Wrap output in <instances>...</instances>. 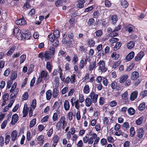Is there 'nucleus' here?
Instances as JSON below:
<instances>
[{"label": "nucleus", "mask_w": 147, "mask_h": 147, "mask_svg": "<svg viewBox=\"0 0 147 147\" xmlns=\"http://www.w3.org/2000/svg\"><path fill=\"white\" fill-rule=\"evenodd\" d=\"M145 131L143 127H141L138 129L135 137V142L137 143L138 142L142 140Z\"/></svg>", "instance_id": "obj_1"}, {"label": "nucleus", "mask_w": 147, "mask_h": 147, "mask_svg": "<svg viewBox=\"0 0 147 147\" xmlns=\"http://www.w3.org/2000/svg\"><path fill=\"white\" fill-rule=\"evenodd\" d=\"M21 38L22 40H27L31 36V33L29 32V30H23L21 31Z\"/></svg>", "instance_id": "obj_2"}, {"label": "nucleus", "mask_w": 147, "mask_h": 147, "mask_svg": "<svg viewBox=\"0 0 147 147\" xmlns=\"http://www.w3.org/2000/svg\"><path fill=\"white\" fill-rule=\"evenodd\" d=\"M95 135H92L91 137L89 138L88 135L87 134L86 136H85L83 138V141L84 143H88V145H91L93 143V139H94Z\"/></svg>", "instance_id": "obj_3"}, {"label": "nucleus", "mask_w": 147, "mask_h": 147, "mask_svg": "<svg viewBox=\"0 0 147 147\" xmlns=\"http://www.w3.org/2000/svg\"><path fill=\"white\" fill-rule=\"evenodd\" d=\"M13 33V35L16 36L18 40H22V38H21V37L20 36V35H21V31L17 26H14Z\"/></svg>", "instance_id": "obj_4"}, {"label": "nucleus", "mask_w": 147, "mask_h": 147, "mask_svg": "<svg viewBox=\"0 0 147 147\" xmlns=\"http://www.w3.org/2000/svg\"><path fill=\"white\" fill-rule=\"evenodd\" d=\"M99 69L102 72H105L107 71L105 67V62L104 60H100L98 63Z\"/></svg>", "instance_id": "obj_5"}, {"label": "nucleus", "mask_w": 147, "mask_h": 147, "mask_svg": "<svg viewBox=\"0 0 147 147\" xmlns=\"http://www.w3.org/2000/svg\"><path fill=\"white\" fill-rule=\"evenodd\" d=\"M76 75L75 74H73L70 77L69 76L67 77L65 79V83L68 84L69 82L71 84H74L76 80Z\"/></svg>", "instance_id": "obj_6"}, {"label": "nucleus", "mask_w": 147, "mask_h": 147, "mask_svg": "<svg viewBox=\"0 0 147 147\" xmlns=\"http://www.w3.org/2000/svg\"><path fill=\"white\" fill-rule=\"evenodd\" d=\"M39 76L45 81L48 80L50 78L47 72L45 70H42L40 72V75Z\"/></svg>", "instance_id": "obj_7"}, {"label": "nucleus", "mask_w": 147, "mask_h": 147, "mask_svg": "<svg viewBox=\"0 0 147 147\" xmlns=\"http://www.w3.org/2000/svg\"><path fill=\"white\" fill-rule=\"evenodd\" d=\"M89 96L91 98L92 103H96L97 102L98 96V94H95L94 92L92 90Z\"/></svg>", "instance_id": "obj_8"}, {"label": "nucleus", "mask_w": 147, "mask_h": 147, "mask_svg": "<svg viewBox=\"0 0 147 147\" xmlns=\"http://www.w3.org/2000/svg\"><path fill=\"white\" fill-rule=\"evenodd\" d=\"M96 67V61H93L90 63L88 67V69L89 71H92L93 70H94Z\"/></svg>", "instance_id": "obj_9"}, {"label": "nucleus", "mask_w": 147, "mask_h": 147, "mask_svg": "<svg viewBox=\"0 0 147 147\" xmlns=\"http://www.w3.org/2000/svg\"><path fill=\"white\" fill-rule=\"evenodd\" d=\"M138 95V92L135 91L133 92L131 94L130 96V99L131 101L134 100L137 97Z\"/></svg>", "instance_id": "obj_10"}, {"label": "nucleus", "mask_w": 147, "mask_h": 147, "mask_svg": "<svg viewBox=\"0 0 147 147\" xmlns=\"http://www.w3.org/2000/svg\"><path fill=\"white\" fill-rule=\"evenodd\" d=\"M18 134V132L16 130H13L11 132V140L13 142H14L17 139Z\"/></svg>", "instance_id": "obj_11"}, {"label": "nucleus", "mask_w": 147, "mask_h": 147, "mask_svg": "<svg viewBox=\"0 0 147 147\" xmlns=\"http://www.w3.org/2000/svg\"><path fill=\"white\" fill-rule=\"evenodd\" d=\"M15 23L17 25L22 26L25 25L26 23V22L24 18H22V19L17 20L16 21Z\"/></svg>", "instance_id": "obj_12"}, {"label": "nucleus", "mask_w": 147, "mask_h": 147, "mask_svg": "<svg viewBox=\"0 0 147 147\" xmlns=\"http://www.w3.org/2000/svg\"><path fill=\"white\" fill-rule=\"evenodd\" d=\"M134 28V26L131 24L127 25L125 27V30L128 31L129 33L132 32Z\"/></svg>", "instance_id": "obj_13"}, {"label": "nucleus", "mask_w": 147, "mask_h": 147, "mask_svg": "<svg viewBox=\"0 0 147 147\" xmlns=\"http://www.w3.org/2000/svg\"><path fill=\"white\" fill-rule=\"evenodd\" d=\"M139 74L137 71H134L132 73L131 78L132 80H136L139 77Z\"/></svg>", "instance_id": "obj_14"}, {"label": "nucleus", "mask_w": 147, "mask_h": 147, "mask_svg": "<svg viewBox=\"0 0 147 147\" xmlns=\"http://www.w3.org/2000/svg\"><path fill=\"white\" fill-rule=\"evenodd\" d=\"M110 20L113 24H115L118 21V18L116 15L114 14L111 16L110 18Z\"/></svg>", "instance_id": "obj_15"}, {"label": "nucleus", "mask_w": 147, "mask_h": 147, "mask_svg": "<svg viewBox=\"0 0 147 147\" xmlns=\"http://www.w3.org/2000/svg\"><path fill=\"white\" fill-rule=\"evenodd\" d=\"M129 77L128 75H123L119 78V82L121 83H123L127 80Z\"/></svg>", "instance_id": "obj_16"}, {"label": "nucleus", "mask_w": 147, "mask_h": 147, "mask_svg": "<svg viewBox=\"0 0 147 147\" xmlns=\"http://www.w3.org/2000/svg\"><path fill=\"white\" fill-rule=\"evenodd\" d=\"M87 42L88 46L90 47H93L95 44V41L93 38L88 39Z\"/></svg>", "instance_id": "obj_17"}, {"label": "nucleus", "mask_w": 147, "mask_h": 147, "mask_svg": "<svg viewBox=\"0 0 147 147\" xmlns=\"http://www.w3.org/2000/svg\"><path fill=\"white\" fill-rule=\"evenodd\" d=\"M61 104V102H59L58 101H56L55 103L52 107V110H54L55 108L57 107V112H59V108Z\"/></svg>", "instance_id": "obj_18"}, {"label": "nucleus", "mask_w": 147, "mask_h": 147, "mask_svg": "<svg viewBox=\"0 0 147 147\" xmlns=\"http://www.w3.org/2000/svg\"><path fill=\"white\" fill-rule=\"evenodd\" d=\"M18 118V115L16 113L13 115L11 122V124L12 125H14L17 122Z\"/></svg>", "instance_id": "obj_19"}, {"label": "nucleus", "mask_w": 147, "mask_h": 147, "mask_svg": "<svg viewBox=\"0 0 147 147\" xmlns=\"http://www.w3.org/2000/svg\"><path fill=\"white\" fill-rule=\"evenodd\" d=\"M134 55V52L133 51H131L125 57L127 61H129L132 59Z\"/></svg>", "instance_id": "obj_20"}, {"label": "nucleus", "mask_w": 147, "mask_h": 147, "mask_svg": "<svg viewBox=\"0 0 147 147\" xmlns=\"http://www.w3.org/2000/svg\"><path fill=\"white\" fill-rule=\"evenodd\" d=\"M44 57L45 61L49 60L51 59L52 57V55L49 53L48 51H45L44 55Z\"/></svg>", "instance_id": "obj_21"}, {"label": "nucleus", "mask_w": 147, "mask_h": 147, "mask_svg": "<svg viewBox=\"0 0 147 147\" xmlns=\"http://www.w3.org/2000/svg\"><path fill=\"white\" fill-rule=\"evenodd\" d=\"M144 119V117L142 116L135 121V123L138 125H140L142 123Z\"/></svg>", "instance_id": "obj_22"}, {"label": "nucleus", "mask_w": 147, "mask_h": 147, "mask_svg": "<svg viewBox=\"0 0 147 147\" xmlns=\"http://www.w3.org/2000/svg\"><path fill=\"white\" fill-rule=\"evenodd\" d=\"M19 90L18 88H16L15 89L14 93L12 92L10 95V98L11 99H12L14 98H16V95H17L18 92Z\"/></svg>", "instance_id": "obj_23"}, {"label": "nucleus", "mask_w": 147, "mask_h": 147, "mask_svg": "<svg viewBox=\"0 0 147 147\" xmlns=\"http://www.w3.org/2000/svg\"><path fill=\"white\" fill-rule=\"evenodd\" d=\"M63 118V116L61 117L59 121L57 123L56 125V129L57 130H59L61 129V127L62 126V121L61 119Z\"/></svg>", "instance_id": "obj_24"}, {"label": "nucleus", "mask_w": 147, "mask_h": 147, "mask_svg": "<svg viewBox=\"0 0 147 147\" xmlns=\"http://www.w3.org/2000/svg\"><path fill=\"white\" fill-rule=\"evenodd\" d=\"M91 99L87 97L85 100V104L86 106L87 107H90L92 104Z\"/></svg>", "instance_id": "obj_25"}, {"label": "nucleus", "mask_w": 147, "mask_h": 147, "mask_svg": "<svg viewBox=\"0 0 147 147\" xmlns=\"http://www.w3.org/2000/svg\"><path fill=\"white\" fill-rule=\"evenodd\" d=\"M64 107L65 110L66 111L69 110L70 105L69 101L67 100H65L64 102Z\"/></svg>", "instance_id": "obj_26"}, {"label": "nucleus", "mask_w": 147, "mask_h": 147, "mask_svg": "<svg viewBox=\"0 0 147 147\" xmlns=\"http://www.w3.org/2000/svg\"><path fill=\"white\" fill-rule=\"evenodd\" d=\"M135 135V131L134 127H131L129 129V136L131 137H134Z\"/></svg>", "instance_id": "obj_27"}, {"label": "nucleus", "mask_w": 147, "mask_h": 147, "mask_svg": "<svg viewBox=\"0 0 147 147\" xmlns=\"http://www.w3.org/2000/svg\"><path fill=\"white\" fill-rule=\"evenodd\" d=\"M25 105H26V104H24V107L22 111L23 113V117H26L27 116L28 113V107H26L25 109Z\"/></svg>", "instance_id": "obj_28"}, {"label": "nucleus", "mask_w": 147, "mask_h": 147, "mask_svg": "<svg viewBox=\"0 0 147 147\" xmlns=\"http://www.w3.org/2000/svg\"><path fill=\"white\" fill-rule=\"evenodd\" d=\"M46 98L47 100H49L51 98L52 93V91L50 90H48L46 92Z\"/></svg>", "instance_id": "obj_29"}, {"label": "nucleus", "mask_w": 147, "mask_h": 147, "mask_svg": "<svg viewBox=\"0 0 147 147\" xmlns=\"http://www.w3.org/2000/svg\"><path fill=\"white\" fill-rule=\"evenodd\" d=\"M44 139V137L43 135H40L38 137L37 140L39 142V143L40 144V145H42L43 144Z\"/></svg>", "instance_id": "obj_30"}, {"label": "nucleus", "mask_w": 147, "mask_h": 147, "mask_svg": "<svg viewBox=\"0 0 147 147\" xmlns=\"http://www.w3.org/2000/svg\"><path fill=\"white\" fill-rule=\"evenodd\" d=\"M83 91L84 93L86 94H87L89 92L90 89L88 85H85Z\"/></svg>", "instance_id": "obj_31"}, {"label": "nucleus", "mask_w": 147, "mask_h": 147, "mask_svg": "<svg viewBox=\"0 0 147 147\" xmlns=\"http://www.w3.org/2000/svg\"><path fill=\"white\" fill-rule=\"evenodd\" d=\"M78 4L77 7L80 8H82L84 7V4L85 3V1H78Z\"/></svg>", "instance_id": "obj_32"}, {"label": "nucleus", "mask_w": 147, "mask_h": 147, "mask_svg": "<svg viewBox=\"0 0 147 147\" xmlns=\"http://www.w3.org/2000/svg\"><path fill=\"white\" fill-rule=\"evenodd\" d=\"M59 93L58 90L56 88L53 89V96L54 98H56L58 96Z\"/></svg>", "instance_id": "obj_33"}, {"label": "nucleus", "mask_w": 147, "mask_h": 147, "mask_svg": "<svg viewBox=\"0 0 147 147\" xmlns=\"http://www.w3.org/2000/svg\"><path fill=\"white\" fill-rule=\"evenodd\" d=\"M135 46V43L133 41H130L128 42L127 45V48L129 49H131L133 48Z\"/></svg>", "instance_id": "obj_34"}, {"label": "nucleus", "mask_w": 147, "mask_h": 147, "mask_svg": "<svg viewBox=\"0 0 147 147\" xmlns=\"http://www.w3.org/2000/svg\"><path fill=\"white\" fill-rule=\"evenodd\" d=\"M16 47L15 46H13L9 49L7 53V55L8 56H10L12 55L14 51L15 50Z\"/></svg>", "instance_id": "obj_35"}, {"label": "nucleus", "mask_w": 147, "mask_h": 147, "mask_svg": "<svg viewBox=\"0 0 147 147\" xmlns=\"http://www.w3.org/2000/svg\"><path fill=\"white\" fill-rule=\"evenodd\" d=\"M146 107V103L143 102L140 104L138 107V109L140 111H142Z\"/></svg>", "instance_id": "obj_36"}, {"label": "nucleus", "mask_w": 147, "mask_h": 147, "mask_svg": "<svg viewBox=\"0 0 147 147\" xmlns=\"http://www.w3.org/2000/svg\"><path fill=\"white\" fill-rule=\"evenodd\" d=\"M127 112L129 115H133L134 114L135 111L133 108L131 107L127 109Z\"/></svg>", "instance_id": "obj_37"}, {"label": "nucleus", "mask_w": 147, "mask_h": 147, "mask_svg": "<svg viewBox=\"0 0 147 147\" xmlns=\"http://www.w3.org/2000/svg\"><path fill=\"white\" fill-rule=\"evenodd\" d=\"M59 140V138L57 135H54L53 137L52 140L54 143H57Z\"/></svg>", "instance_id": "obj_38"}, {"label": "nucleus", "mask_w": 147, "mask_h": 147, "mask_svg": "<svg viewBox=\"0 0 147 147\" xmlns=\"http://www.w3.org/2000/svg\"><path fill=\"white\" fill-rule=\"evenodd\" d=\"M122 45V43L121 42H117L116 43L114 47V50L115 51L119 49L121 47Z\"/></svg>", "instance_id": "obj_39"}, {"label": "nucleus", "mask_w": 147, "mask_h": 147, "mask_svg": "<svg viewBox=\"0 0 147 147\" xmlns=\"http://www.w3.org/2000/svg\"><path fill=\"white\" fill-rule=\"evenodd\" d=\"M127 91L125 92L121 95L122 98L126 102L127 100Z\"/></svg>", "instance_id": "obj_40"}, {"label": "nucleus", "mask_w": 147, "mask_h": 147, "mask_svg": "<svg viewBox=\"0 0 147 147\" xmlns=\"http://www.w3.org/2000/svg\"><path fill=\"white\" fill-rule=\"evenodd\" d=\"M62 121L63 126L62 128L63 129H64L67 125V123L66 121L65 118L64 116H63V118L61 119Z\"/></svg>", "instance_id": "obj_41"}, {"label": "nucleus", "mask_w": 147, "mask_h": 147, "mask_svg": "<svg viewBox=\"0 0 147 147\" xmlns=\"http://www.w3.org/2000/svg\"><path fill=\"white\" fill-rule=\"evenodd\" d=\"M59 34L60 32L58 30H55L53 33V34H54V35L55 36V38H56V39H58L59 37L60 36Z\"/></svg>", "instance_id": "obj_42"}, {"label": "nucleus", "mask_w": 147, "mask_h": 147, "mask_svg": "<svg viewBox=\"0 0 147 147\" xmlns=\"http://www.w3.org/2000/svg\"><path fill=\"white\" fill-rule=\"evenodd\" d=\"M55 36L54 34H53L52 33H50L48 35L49 40L51 42L55 41Z\"/></svg>", "instance_id": "obj_43"}, {"label": "nucleus", "mask_w": 147, "mask_h": 147, "mask_svg": "<svg viewBox=\"0 0 147 147\" xmlns=\"http://www.w3.org/2000/svg\"><path fill=\"white\" fill-rule=\"evenodd\" d=\"M36 119L34 118L30 121L29 125V127L30 128H31L34 126L36 123Z\"/></svg>", "instance_id": "obj_44"}, {"label": "nucleus", "mask_w": 147, "mask_h": 147, "mask_svg": "<svg viewBox=\"0 0 147 147\" xmlns=\"http://www.w3.org/2000/svg\"><path fill=\"white\" fill-rule=\"evenodd\" d=\"M135 66V64L134 63H132L130 64L127 68V69L125 70L126 72L129 71L132 69Z\"/></svg>", "instance_id": "obj_45"}, {"label": "nucleus", "mask_w": 147, "mask_h": 147, "mask_svg": "<svg viewBox=\"0 0 147 147\" xmlns=\"http://www.w3.org/2000/svg\"><path fill=\"white\" fill-rule=\"evenodd\" d=\"M78 61V58L77 54H75L72 58V61L74 64H76Z\"/></svg>", "instance_id": "obj_46"}, {"label": "nucleus", "mask_w": 147, "mask_h": 147, "mask_svg": "<svg viewBox=\"0 0 147 147\" xmlns=\"http://www.w3.org/2000/svg\"><path fill=\"white\" fill-rule=\"evenodd\" d=\"M29 1H26V3L24 4L23 7V9L26 10H28L29 7H30V6L28 3Z\"/></svg>", "instance_id": "obj_47"}, {"label": "nucleus", "mask_w": 147, "mask_h": 147, "mask_svg": "<svg viewBox=\"0 0 147 147\" xmlns=\"http://www.w3.org/2000/svg\"><path fill=\"white\" fill-rule=\"evenodd\" d=\"M79 50L80 51L82 52H86L87 50V49L86 47H84V46L81 45L79 47Z\"/></svg>", "instance_id": "obj_48"}, {"label": "nucleus", "mask_w": 147, "mask_h": 147, "mask_svg": "<svg viewBox=\"0 0 147 147\" xmlns=\"http://www.w3.org/2000/svg\"><path fill=\"white\" fill-rule=\"evenodd\" d=\"M10 137L9 135H7L5 136V143L6 145H7L9 143Z\"/></svg>", "instance_id": "obj_49"}, {"label": "nucleus", "mask_w": 147, "mask_h": 147, "mask_svg": "<svg viewBox=\"0 0 147 147\" xmlns=\"http://www.w3.org/2000/svg\"><path fill=\"white\" fill-rule=\"evenodd\" d=\"M95 22V20L94 18H91L89 19L88 22V25L89 26H92Z\"/></svg>", "instance_id": "obj_50"}, {"label": "nucleus", "mask_w": 147, "mask_h": 147, "mask_svg": "<svg viewBox=\"0 0 147 147\" xmlns=\"http://www.w3.org/2000/svg\"><path fill=\"white\" fill-rule=\"evenodd\" d=\"M49 51L48 52H49V53H50L51 55H54L55 50L54 47L52 46L50 47L49 48Z\"/></svg>", "instance_id": "obj_51"}, {"label": "nucleus", "mask_w": 147, "mask_h": 147, "mask_svg": "<svg viewBox=\"0 0 147 147\" xmlns=\"http://www.w3.org/2000/svg\"><path fill=\"white\" fill-rule=\"evenodd\" d=\"M116 31H115L114 30L109 34L110 36L111 37H113L117 36H118L119 34L118 32H115Z\"/></svg>", "instance_id": "obj_52"}, {"label": "nucleus", "mask_w": 147, "mask_h": 147, "mask_svg": "<svg viewBox=\"0 0 147 147\" xmlns=\"http://www.w3.org/2000/svg\"><path fill=\"white\" fill-rule=\"evenodd\" d=\"M22 96L23 97L22 99L23 101L27 100L29 96L28 92H25L23 94Z\"/></svg>", "instance_id": "obj_53"}, {"label": "nucleus", "mask_w": 147, "mask_h": 147, "mask_svg": "<svg viewBox=\"0 0 147 147\" xmlns=\"http://www.w3.org/2000/svg\"><path fill=\"white\" fill-rule=\"evenodd\" d=\"M100 142L102 146H104L107 144V140L105 138H102L100 140Z\"/></svg>", "instance_id": "obj_54"}, {"label": "nucleus", "mask_w": 147, "mask_h": 147, "mask_svg": "<svg viewBox=\"0 0 147 147\" xmlns=\"http://www.w3.org/2000/svg\"><path fill=\"white\" fill-rule=\"evenodd\" d=\"M121 5L125 8H127L128 6V3L127 1H123L121 2Z\"/></svg>", "instance_id": "obj_55"}, {"label": "nucleus", "mask_w": 147, "mask_h": 147, "mask_svg": "<svg viewBox=\"0 0 147 147\" xmlns=\"http://www.w3.org/2000/svg\"><path fill=\"white\" fill-rule=\"evenodd\" d=\"M20 63L21 64L23 63L26 60V56L24 54L23 55L20 57Z\"/></svg>", "instance_id": "obj_56"}, {"label": "nucleus", "mask_w": 147, "mask_h": 147, "mask_svg": "<svg viewBox=\"0 0 147 147\" xmlns=\"http://www.w3.org/2000/svg\"><path fill=\"white\" fill-rule=\"evenodd\" d=\"M100 15V13L98 11H94L93 13V17L95 18H97Z\"/></svg>", "instance_id": "obj_57"}, {"label": "nucleus", "mask_w": 147, "mask_h": 147, "mask_svg": "<svg viewBox=\"0 0 147 147\" xmlns=\"http://www.w3.org/2000/svg\"><path fill=\"white\" fill-rule=\"evenodd\" d=\"M79 101L81 103H82L84 101V96L82 94H79Z\"/></svg>", "instance_id": "obj_58"}, {"label": "nucleus", "mask_w": 147, "mask_h": 147, "mask_svg": "<svg viewBox=\"0 0 147 147\" xmlns=\"http://www.w3.org/2000/svg\"><path fill=\"white\" fill-rule=\"evenodd\" d=\"M53 44L52 45L53 46L55 47H57L58 46L59 42L58 41V39H56V38H55V41H53Z\"/></svg>", "instance_id": "obj_59"}, {"label": "nucleus", "mask_w": 147, "mask_h": 147, "mask_svg": "<svg viewBox=\"0 0 147 147\" xmlns=\"http://www.w3.org/2000/svg\"><path fill=\"white\" fill-rule=\"evenodd\" d=\"M107 140L109 142L113 143L114 142L113 138L111 136H109L107 137Z\"/></svg>", "instance_id": "obj_60"}, {"label": "nucleus", "mask_w": 147, "mask_h": 147, "mask_svg": "<svg viewBox=\"0 0 147 147\" xmlns=\"http://www.w3.org/2000/svg\"><path fill=\"white\" fill-rule=\"evenodd\" d=\"M119 40V39L117 38H112L109 40V42L112 43L117 42Z\"/></svg>", "instance_id": "obj_61"}, {"label": "nucleus", "mask_w": 147, "mask_h": 147, "mask_svg": "<svg viewBox=\"0 0 147 147\" xmlns=\"http://www.w3.org/2000/svg\"><path fill=\"white\" fill-rule=\"evenodd\" d=\"M32 138L30 131H28L26 134V138L28 141H30Z\"/></svg>", "instance_id": "obj_62"}, {"label": "nucleus", "mask_w": 147, "mask_h": 147, "mask_svg": "<svg viewBox=\"0 0 147 147\" xmlns=\"http://www.w3.org/2000/svg\"><path fill=\"white\" fill-rule=\"evenodd\" d=\"M120 61H119L115 63L112 66V68L115 69L118 67L120 64Z\"/></svg>", "instance_id": "obj_63"}, {"label": "nucleus", "mask_w": 147, "mask_h": 147, "mask_svg": "<svg viewBox=\"0 0 147 147\" xmlns=\"http://www.w3.org/2000/svg\"><path fill=\"white\" fill-rule=\"evenodd\" d=\"M140 95L144 98L145 96H147V91L146 90H144L142 91L140 93Z\"/></svg>", "instance_id": "obj_64"}]
</instances>
